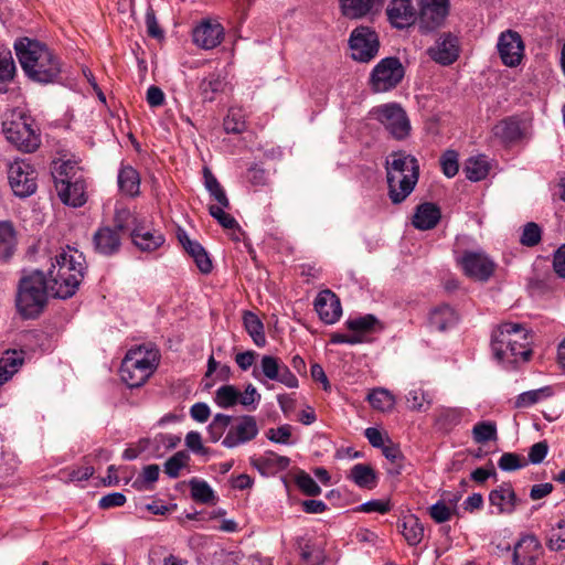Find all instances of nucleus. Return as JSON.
Listing matches in <instances>:
<instances>
[{
  "instance_id": "nucleus-1",
  "label": "nucleus",
  "mask_w": 565,
  "mask_h": 565,
  "mask_svg": "<svg viewBox=\"0 0 565 565\" xmlns=\"http://www.w3.org/2000/svg\"><path fill=\"white\" fill-rule=\"evenodd\" d=\"M14 50L22 70L30 79L41 84L57 81L61 63L45 44L22 38L15 41Z\"/></svg>"
},
{
  "instance_id": "nucleus-2",
  "label": "nucleus",
  "mask_w": 565,
  "mask_h": 565,
  "mask_svg": "<svg viewBox=\"0 0 565 565\" xmlns=\"http://www.w3.org/2000/svg\"><path fill=\"white\" fill-rule=\"evenodd\" d=\"M84 257L76 249H62L53 259L47 276L51 296L66 299L72 297L84 277Z\"/></svg>"
},
{
  "instance_id": "nucleus-3",
  "label": "nucleus",
  "mask_w": 565,
  "mask_h": 565,
  "mask_svg": "<svg viewBox=\"0 0 565 565\" xmlns=\"http://www.w3.org/2000/svg\"><path fill=\"white\" fill-rule=\"evenodd\" d=\"M530 335L521 323L504 322L493 330L491 349L502 363L527 361L531 355Z\"/></svg>"
},
{
  "instance_id": "nucleus-4",
  "label": "nucleus",
  "mask_w": 565,
  "mask_h": 565,
  "mask_svg": "<svg viewBox=\"0 0 565 565\" xmlns=\"http://www.w3.org/2000/svg\"><path fill=\"white\" fill-rule=\"evenodd\" d=\"M385 169L390 199L398 204L413 192L418 181V161L405 151H396L387 157Z\"/></svg>"
},
{
  "instance_id": "nucleus-5",
  "label": "nucleus",
  "mask_w": 565,
  "mask_h": 565,
  "mask_svg": "<svg viewBox=\"0 0 565 565\" xmlns=\"http://www.w3.org/2000/svg\"><path fill=\"white\" fill-rule=\"evenodd\" d=\"M51 295V282L41 270H34L20 280L17 308L24 318H34L44 309Z\"/></svg>"
},
{
  "instance_id": "nucleus-6",
  "label": "nucleus",
  "mask_w": 565,
  "mask_h": 565,
  "mask_svg": "<svg viewBox=\"0 0 565 565\" xmlns=\"http://www.w3.org/2000/svg\"><path fill=\"white\" fill-rule=\"evenodd\" d=\"M159 363V352L147 345L130 349L120 366V377L129 387L143 385Z\"/></svg>"
},
{
  "instance_id": "nucleus-7",
  "label": "nucleus",
  "mask_w": 565,
  "mask_h": 565,
  "mask_svg": "<svg viewBox=\"0 0 565 565\" xmlns=\"http://www.w3.org/2000/svg\"><path fill=\"white\" fill-rule=\"evenodd\" d=\"M404 74V66L397 57H385L371 73V87L375 93L391 90L402 82Z\"/></svg>"
},
{
  "instance_id": "nucleus-8",
  "label": "nucleus",
  "mask_w": 565,
  "mask_h": 565,
  "mask_svg": "<svg viewBox=\"0 0 565 565\" xmlns=\"http://www.w3.org/2000/svg\"><path fill=\"white\" fill-rule=\"evenodd\" d=\"M253 375L262 383H264V377L276 381L288 388H297L299 385L298 379L290 369L279 358L273 355H263L259 364L254 367Z\"/></svg>"
},
{
  "instance_id": "nucleus-9",
  "label": "nucleus",
  "mask_w": 565,
  "mask_h": 565,
  "mask_svg": "<svg viewBox=\"0 0 565 565\" xmlns=\"http://www.w3.org/2000/svg\"><path fill=\"white\" fill-rule=\"evenodd\" d=\"M349 45L354 61L367 63L377 55L380 42L371 28L359 26L352 31Z\"/></svg>"
},
{
  "instance_id": "nucleus-10",
  "label": "nucleus",
  "mask_w": 565,
  "mask_h": 565,
  "mask_svg": "<svg viewBox=\"0 0 565 565\" xmlns=\"http://www.w3.org/2000/svg\"><path fill=\"white\" fill-rule=\"evenodd\" d=\"M3 132L10 143L23 152H32L40 146V138L24 118L3 122Z\"/></svg>"
},
{
  "instance_id": "nucleus-11",
  "label": "nucleus",
  "mask_w": 565,
  "mask_h": 565,
  "mask_svg": "<svg viewBox=\"0 0 565 565\" xmlns=\"http://www.w3.org/2000/svg\"><path fill=\"white\" fill-rule=\"evenodd\" d=\"M8 179L17 196H30L36 190V173L31 164L24 160H15L9 166Z\"/></svg>"
},
{
  "instance_id": "nucleus-12",
  "label": "nucleus",
  "mask_w": 565,
  "mask_h": 565,
  "mask_svg": "<svg viewBox=\"0 0 565 565\" xmlns=\"http://www.w3.org/2000/svg\"><path fill=\"white\" fill-rule=\"evenodd\" d=\"M376 118L395 139H404L409 135L411 124L404 109L396 104L379 106Z\"/></svg>"
},
{
  "instance_id": "nucleus-13",
  "label": "nucleus",
  "mask_w": 565,
  "mask_h": 565,
  "mask_svg": "<svg viewBox=\"0 0 565 565\" xmlns=\"http://www.w3.org/2000/svg\"><path fill=\"white\" fill-rule=\"evenodd\" d=\"M418 28L423 34L440 28L448 15L449 0H419Z\"/></svg>"
},
{
  "instance_id": "nucleus-14",
  "label": "nucleus",
  "mask_w": 565,
  "mask_h": 565,
  "mask_svg": "<svg viewBox=\"0 0 565 565\" xmlns=\"http://www.w3.org/2000/svg\"><path fill=\"white\" fill-rule=\"evenodd\" d=\"M458 263L468 277L482 282L488 281L495 269L494 262L481 250L465 252Z\"/></svg>"
},
{
  "instance_id": "nucleus-15",
  "label": "nucleus",
  "mask_w": 565,
  "mask_h": 565,
  "mask_svg": "<svg viewBox=\"0 0 565 565\" xmlns=\"http://www.w3.org/2000/svg\"><path fill=\"white\" fill-rule=\"evenodd\" d=\"M258 434V426L255 417L245 415L231 422L228 431L222 445L226 448H235L253 440Z\"/></svg>"
},
{
  "instance_id": "nucleus-16",
  "label": "nucleus",
  "mask_w": 565,
  "mask_h": 565,
  "mask_svg": "<svg viewBox=\"0 0 565 565\" xmlns=\"http://www.w3.org/2000/svg\"><path fill=\"white\" fill-rule=\"evenodd\" d=\"M497 46L505 66L515 67L521 64L524 55V43L516 31L507 30L502 32Z\"/></svg>"
},
{
  "instance_id": "nucleus-17",
  "label": "nucleus",
  "mask_w": 565,
  "mask_h": 565,
  "mask_svg": "<svg viewBox=\"0 0 565 565\" xmlns=\"http://www.w3.org/2000/svg\"><path fill=\"white\" fill-rule=\"evenodd\" d=\"M427 53L436 63L450 65L459 56L458 39L451 33H443Z\"/></svg>"
},
{
  "instance_id": "nucleus-18",
  "label": "nucleus",
  "mask_w": 565,
  "mask_h": 565,
  "mask_svg": "<svg viewBox=\"0 0 565 565\" xmlns=\"http://www.w3.org/2000/svg\"><path fill=\"white\" fill-rule=\"evenodd\" d=\"M315 309L319 315V318L328 324L335 323L342 315V307L339 297L329 289L322 290L318 294L315 300Z\"/></svg>"
},
{
  "instance_id": "nucleus-19",
  "label": "nucleus",
  "mask_w": 565,
  "mask_h": 565,
  "mask_svg": "<svg viewBox=\"0 0 565 565\" xmlns=\"http://www.w3.org/2000/svg\"><path fill=\"white\" fill-rule=\"evenodd\" d=\"M541 550V544L535 536H523L514 545L512 557L513 565H536Z\"/></svg>"
},
{
  "instance_id": "nucleus-20",
  "label": "nucleus",
  "mask_w": 565,
  "mask_h": 565,
  "mask_svg": "<svg viewBox=\"0 0 565 565\" xmlns=\"http://www.w3.org/2000/svg\"><path fill=\"white\" fill-rule=\"evenodd\" d=\"M93 245L96 253L111 256L119 252L121 235L111 226L99 227L93 235Z\"/></svg>"
},
{
  "instance_id": "nucleus-21",
  "label": "nucleus",
  "mask_w": 565,
  "mask_h": 565,
  "mask_svg": "<svg viewBox=\"0 0 565 565\" xmlns=\"http://www.w3.org/2000/svg\"><path fill=\"white\" fill-rule=\"evenodd\" d=\"M386 14L393 26L405 29L416 20V11L411 0H391Z\"/></svg>"
},
{
  "instance_id": "nucleus-22",
  "label": "nucleus",
  "mask_w": 565,
  "mask_h": 565,
  "mask_svg": "<svg viewBox=\"0 0 565 565\" xmlns=\"http://www.w3.org/2000/svg\"><path fill=\"white\" fill-rule=\"evenodd\" d=\"M223 35L224 29L221 24L206 21L193 30V42L204 50H211L222 42Z\"/></svg>"
},
{
  "instance_id": "nucleus-23",
  "label": "nucleus",
  "mask_w": 565,
  "mask_h": 565,
  "mask_svg": "<svg viewBox=\"0 0 565 565\" xmlns=\"http://www.w3.org/2000/svg\"><path fill=\"white\" fill-rule=\"evenodd\" d=\"M385 0H340L342 14L350 19H360L379 13Z\"/></svg>"
},
{
  "instance_id": "nucleus-24",
  "label": "nucleus",
  "mask_w": 565,
  "mask_h": 565,
  "mask_svg": "<svg viewBox=\"0 0 565 565\" xmlns=\"http://www.w3.org/2000/svg\"><path fill=\"white\" fill-rule=\"evenodd\" d=\"M489 501L497 508L498 514H511L516 507V494L510 483H502L489 494Z\"/></svg>"
},
{
  "instance_id": "nucleus-25",
  "label": "nucleus",
  "mask_w": 565,
  "mask_h": 565,
  "mask_svg": "<svg viewBox=\"0 0 565 565\" xmlns=\"http://www.w3.org/2000/svg\"><path fill=\"white\" fill-rule=\"evenodd\" d=\"M52 177L54 180L56 191L62 189L64 191L65 185L76 179L83 177L79 167L71 160H57L54 161L52 168Z\"/></svg>"
},
{
  "instance_id": "nucleus-26",
  "label": "nucleus",
  "mask_w": 565,
  "mask_h": 565,
  "mask_svg": "<svg viewBox=\"0 0 565 565\" xmlns=\"http://www.w3.org/2000/svg\"><path fill=\"white\" fill-rule=\"evenodd\" d=\"M440 217L439 207L434 203L426 202L417 206L413 216V225L420 231L431 230L438 224Z\"/></svg>"
},
{
  "instance_id": "nucleus-27",
  "label": "nucleus",
  "mask_w": 565,
  "mask_h": 565,
  "mask_svg": "<svg viewBox=\"0 0 565 565\" xmlns=\"http://www.w3.org/2000/svg\"><path fill=\"white\" fill-rule=\"evenodd\" d=\"M131 238L134 244L145 252L156 250L164 243V236L159 231L145 230L138 226L131 231Z\"/></svg>"
},
{
  "instance_id": "nucleus-28",
  "label": "nucleus",
  "mask_w": 565,
  "mask_h": 565,
  "mask_svg": "<svg viewBox=\"0 0 565 565\" xmlns=\"http://www.w3.org/2000/svg\"><path fill=\"white\" fill-rule=\"evenodd\" d=\"M85 182L83 177L76 179L65 185L64 191L62 189L57 190V195L60 200L66 204L74 207L82 206L86 203V194H85Z\"/></svg>"
},
{
  "instance_id": "nucleus-29",
  "label": "nucleus",
  "mask_w": 565,
  "mask_h": 565,
  "mask_svg": "<svg viewBox=\"0 0 565 565\" xmlns=\"http://www.w3.org/2000/svg\"><path fill=\"white\" fill-rule=\"evenodd\" d=\"M252 463L262 475H270L276 471L285 470L289 466L290 460L273 451H267L264 456L253 459Z\"/></svg>"
},
{
  "instance_id": "nucleus-30",
  "label": "nucleus",
  "mask_w": 565,
  "mask_h": 565,
  "mask_svg": "<svg viewBox=\"0 0 565 565\" xmlns=\"http://www.w3.org/2000/svg\"><path fill=\"white\" fill-rule=\"evenodd\" d=\"M458 317L448 305L436 307L429 315V326L436 331H445L457 323Z\"/></svg>"
},
{
  "instance_id": "nucleus-31",
  "label": "nucleus",
  "mask_w": 565,
  "mask_h": 565,
  "mask_svg": "<svg viewBox=\"0 0 565 565\" xmlns=\"http://www.w3.org/2000/svg\"><path fill=\"white\" fill-rule=\"evenodd\" d=\"M23 352L8 350L0 358V386L9 381L23 364Z\"/></svg>"
},
{
  "instance_id": "nucleus-32",
  "label": "nucleus",
  "mask_w": 565,
  "mask_h": 565,
  "mask_svg": "<svg viewBox=\"0 0 565 565\" xmlns=\"http://www.w3.org/2000/svg\"><path fill=\"white\" fill-rule=\"evenodd\" d=\"M492 132L504 143L516 141L522 136L520 121L513 117L499 121L493 127Z\"/></svg>"
},
{
  "instance_id": "nucleus-33",
  "label": "nucleus",
  "mask_w": 565,
  "mask_h": 565,
  "mask_svg": "<svg viewBox=\"0 0 565 565\" xmlns=\"http://www.w3.org/2000/svg\"><path fill=\"white\" fill-rule=\"evenodd\" d=\"M118 185L120 191L126 195H138L140 188V178L137 170H135L130 166L121 168L118 174Z\"/></svg>"
},
{
  "instance_id": "nucleus-34",
  "label": "nucleus",
  "mask_w": 565,
  "mask_h": 565,
  "mask_svg": "<svg viewBox=\"0 0 565 565\" xmlns=\"http://www.w3.org/2000/svg\"><path fill=\"white\" fill-rule=\"evenodd\" d=\"M463 411L458 407H440L436 411L435 423L439 429L450 431L460 424Z\"/></svg>"
},
{
  "instance_id": "nucleus-35",
  "label": "nucleus",
  "mask_w": 565,
  "mask_h": 565,
  "mask_svg": "<svg viewBox=\"0 0 565 565\" xmlns=\"http://www.w3.org/2000/svg\"><path fill=\"white\" fill-rule=\"evenodd\" d=\"M15 63L9 49H0V93L8 92V84L15 75Z\"/></svg>"
},
{
  "instance_id": "nucleus-36",
  "label": "nucleus",
  "mask_w": 565,
  "mask_h": 565,
  "mask_svg": "<svg viewBox=\"0 0 565 565\" xmlns=\"http://www.w3.org/2000/svg\"><path fill=\"white\" fill-rule=\"evenodd\" d=\"M349 478L360 488L373 489L376 486V475L373 468L365 463L354 465Z\"/></svg>"
},
{
  "instance_id": "nucleus-37",
  "label": "nucleus",
  "mask_w": 565,
  "mask_h": 565,
  "mask_svg": "<svg viewBox=\"0 0 565 565\" xmlns=\"http://www.w3.org/2000/svg\"><path fill=\"white\" fill-rule=\"evenodd\" d=\"M490 167L484 156H477L467 159L463 172L468 180L478 182L483 180L489 173Z\"/></svg>"
},
{
  "instance_id": "nucleus-38",
  "label": "nucleus",
  "mask_w": 565,
  "mask_h": 565,
  "mask_svg": "<svg viewBox=\"0 0 565 565\" xmlns=\"http://www.w3.org/2000/svg\"><path fill=\"white\" fill-rule=\"evenodd\" d=\"M243 323L254 343L259 348L264 347L266 344V337L262 320L254 312L245 311L243 315Z\"/></svg>"
},
{
  "instance_id": "nucleus-39",
  "label": "nucleus",
  "mask_w": 565,
  "mask_h": 565,
  "mask_svg": "<svg viewBox=\"0 0 565 565\" xmlns=\"http://www.w3.org/2000/svg\"><path fill=\"white\" fill-rule=\"evenodd\" d=\"M17 245L15 231L10 222L0 223V259L12 256Z\"/></svg>"
},
{
  "instance_id": "nucleus-40",
  "label": "nucleus",
  "mask_w": 565,
  "mask_h": 565,
  "mask_svg": "<svg viewBox=\"0 0 565 565\" xmlns=\"http://www.w3.org/2000/svg\"><path fill=\"white\" fill-rule=\"evenodd\" d=\"M299 556L298 565H322L326 561L323 548L311 542L300 545Z\"/></svg>"
},
{
  "instance_id": "nucleus-41",
  "label": "nucleus",
  "mask_w": 565,
  "mask_h": 565,
  "mask_svg": "<svg viewBox=\"0 0 565 565\" xmlns=\"http://www.w3.org/2000/svg\"><path fill=\"white\" fill-rule=\"evenodd\" d=\"M367 401L374 409L390 412L394 408L395 397L385 388H374L367 395Z\"/></svg>"
},
{
  "instance_id": "nucleus-42",
  "label": "nucleus",
  "mask_w": 565,
  "mask_h": 565,
  "mask_svg": "<svg viewBox=\"0 0 565 565\" xmlns=\"http://www.w3.org/2000/svg\"><path fill=\"white\" fill-rule=\"evenodd\" d=\"M189 486L194 501L204 504L214 503V491L206 481L193 478L189 481Z\"/></svg>"
},
{
  "instance_id": "nucleus-43",
  "label": "nucleus",
  "mask_w": 565,
  "mask_h": 565,
  "mask_svg": "<svg viewBox=\"0 0 565 565\" xmlns=\"http://www.w3.org/2000/svg\"><path fill=\"white\" fill-rule=\"evenodd\" d=\"M552 395V388L550 386L541 387L537 390L527 391L521 393L515 402L514 406L516 408H527L539 403L542 399H545Z\"/></svg>"
},
{
  "instance_id": "nucleus-44",
  "label": "nucleus",
  "mask_w": 565,
  "mask_h": 565,
  "mask_svg": "<svg viewBox=\"0 0 565 565\" xmlns=\"http://www.w3.org/2000/svg\"><path fill=\"white\" fill-rule=\"evenodd\" d=\"M402 534L409 545H417L423 540L424 526L419 523L417 518L409 515L405 518L403 522Z\"/></svg>"
},
{
  "instance_id": "nucleus-45",
  "label": "nucleus",
  "mask_w": 565,
  "mask_h": 565,
  "mask_svg": "<svg viewBox=\"0 0 565 565\" xmlns=\"http://www.w3.org/2000/svg\"><path fill=\"white\" fill-rule=\"evenodd\" d=\"M471 433L477 444H486L498 439L497 425L494 422H479L473 426Z\"/></svg>"
},
{
  "instance_id": "nucleus-46",
  "label": "nucleus",
  "mask_w": 565,
  "mask_h": 565,
  "mask_svg": "<svg viewBox=\"0 0 565 565\" xmlns=\"http://www.w3.org/2000/svg\"><path fill=\"white\" fill-rule=\"evenodd\" d=\"M546 546L551 551L565 550V520L559 519L550 530L546 540Z\"/></svg>"
},
{
  "instance_id": "nucleus-47",
  "label": "nucleus",
  "mask_w": 565,
  "mask_h": 565,
  "mask_svg": "<svg viewBox=\"0 0 565 565\" xmlns=\"http://www.w3.org/2000/svg\"><path fill=\"white\" fill-rule=\"evenodd\" d=\"M224 129L227 134H241L246 129L245 115L239 108H231L224 118Z\"/></svg>"
},
{
  "instance_id": "nucleus-48",
  "label": "nucleus",
  "mask_w": 565,
  "mask_h": 565,
  "mask_svg": "<svg viewBox=\"0 0 565 565\" xmlns=\"http://www.w3.org/2000/svg\"><path fill=\"white\" fill-rule=\"evenodd\" d=\"M215 402L222 408L239 404V391L233 385H223L215 392Z\"/></svg>"
},
{
  "instance_id": "nucleus-49",
  "label": "nucleus",
  "mask_w": 565,
  "mask_h": 565,
  "mask_svg": "<svg viewBox=\"0 0 565 565\" xmlns=\"http://www.w3.org/2000/svg\"><path fill=\"white\" fill-rule=\"evenodd\" d=\"M349 330L360 333H367L374 331L380 326L379 320L373 315H365L358 318H352L345 322Z\"/></svg>"
},
{
  "instance_id": "nucleus-50",
  "label": "nucleus",
  "mask_w": 565,
  "mask_h": 565,
  "mask_svg": "<svg viewBox=\"0 0 565 565\" xmlns=\"http://www.w3.org/2000/svg\"><path fill=\"white\" fill-rule=\"evenodd\" d=\"M232 417L230 415L216 414L207 426L209 438L212 443L218 441L225 430L230 428Z\"/></svg>"
},
{
  "instance_id": "nucleus-51",
  "label": "nucleus",
  "mask_w": 565,
  "mask_h": 565,
  "mask_svg": "<svg viewBox=\"0 0 565 565\" xmlns=\"http://www.w3.org/2000/svg\"><path fill=\"white\" fill-rule=\"evenodd\" d=\"M384 457L392 463V467L387 469L390 473L399 475L404 467V455L402 454L398 446L394 444L385 445L382 448Z\"/></svg>"
},
{
  "instance_id": "nucleus-52",
  "label": "nucleus",
  "mask_w": 565,
  "mask_h": 565,
  "mask_svg": "<svg viewBox=\"0 0 565 565\" xmlns=\"http://www.w3.org/2000/svg\"><path fill=\"white\" fill-rule=\"evenodd\" d=\"M190 456L185 451H178L164 463V472L170 478H178L181 468L188 465Z\"/></svg>"
},
{
  "instance_id": "nucleus-53",
  "label": "nucleus",
  "mask_w": 565,
  "mask_h": 565,
  "mask_svg": "<svg viewBox=\"0 0 565 565\" xmlns=\"http://www.w3.org/2000/svg\"><path fill=\"white\" fill-rule=\"evenodd\" d=\"M526 466V459L514 452H504L498 460V467L503 471H515Z\"/></svg>"
},
{
  "instance_id": "nucleus-54",
  "label": "nucleus",
  "mask_w": 565,
  "mask_h": 565,
  "mask_svg": "<svg viewBox=\"0 0 565 565\" xmlns=\"http://www.w3.org/2000/svg\"><path fill=\"white\" fill-rule=\"evenodd\" d=\"M224 83L221 76L212 74L201 82L200 89L205 99L213 100L214 94L221 92Z\"/></svg>"
},
{
  "instance_id": "nucleus-55",
  "label": "nucleus",
  "mask_w": 565,
  "mask_h": 565,
  "mask_svg": "<svg viewBox=\"0 0 565 565\" xmlns=\"http://www.w3.org/2000/svg\"><path fill=\"white\" fill-rule=\"evenodd\" d=\"M247 182L255 188H263L269 184L268 172L257 164H253L246 172Z\"/></svg>"
},
{
  "instance_id": "nucleus-56",
  "label": "nucleus",
  "mask_w": 565,
  "mask_h": 565,
  "mask_svg": "<svg viewBox=\"0 0 565 565\" xmlns=\"http://www.w3.org/2000/svg\"><path fill=\"white\" fill-rule=\"evenodd\" d=\"M440 166L447 178H452L458 173V153L455 150H447L440 158Z\"/></svg>"
},
{
  "instance_id": "nucleus-57",
  "label": "nucleus",
  "mask_w": 565,
  "mask_h": 565,
  "mask_svg": "<svg viewBox=\"0 0 565 565\" xmlns=\"http://www.w3.org/2000/svg\"><path fill=\"white\" fill-rule=\"evenodd\" d=\"M541 234L540 226L534 222H530L523 227L520 243L524 246H535L541 241Z\"/></svg>"
},
{
  "instance_id": "nucleus-58",
  "label": "nucleus",
  "mask_w": 565,
  "mask_h": 565,
  "mask_svg": "<svg viewBox=\"0 0 565 565\" xmlns=\"http://www.w3.org/2000/svg\"><path fill=\"white\" fill-rule=\"evenodd\" d=\"M224 209L225 207L222 205H210L209 212L224 228H237V221L231 214L226 213Z\"/></svg>"
},
{
  "instance_id": "nucleus-59",
  "label": "nucleus",
  "mask_w": 565,
  "mask_h": 565,
  "mask_svg": "<svg viewBox=\"0 0 565 565\" xmlns=\"http://www.w3.org/2000/svg\"><path fill=\"white\" fill-rule=\"evenodd\" d=\"M296 483L298 488L307 495H318L321 493V488L305 471H301L296 476Z\"/></svg>"
},
{
  "instance_id": "nucleus-60",
  "label": "nucleus",
  "mask_w": 565,
  "mask_h": 565,
  "mask_svg": "<svg viewBox=\"0 0 565 565\" xmlns=\"http://www.w3.org/2000/svg\"><path fill=\"white\" fill-rule=\"evenodd\" d=\"M159 466L158 465H148L142 470V479H137L134 482V487L138 490H148L147 483H153L159 478Z\"/></svg>"
},
{
  "instance_id": "nucleus-61",
  "label": "nucleus",
  "mask_w": 565,
  "mask_h": 565,
  "mask_svg": "<svg viewBox=\"0 0 565 565\" xmlns=\"http://www.w3.org/2000/svg\"><path fill=\"white\" fill-rule=\"evenodd\" d=\"M408 408L416 412H424L427 409V406L430 404V401L427 399L426 394L422 390H411L406 396Z\"/></svg>"
},
{
  "instance_id": "nucleus-62",
  "label": "nucleus",
  "mask_w": 565,
  "mask_h": 565,
  "mask_svg": "<svg viewBox=\"0 0 565 565\" xmlns=\"http://www.w3.org/2000/svg\"><path fill=\"white\" fill-rule=\"evenodd\" d=\"M135 221V217L128 209H117L114 215L113 228L121 235L129 228L130 223Z\"/></svg>"
},
{
  "instance_id": "nucleus-63",
  "label": "nucleus",
  "mask_w": 565,
  "mask_h": 565,
  "mask_svg": "<svg viewBox=\"0 0 565 565\" xmlns=\"http://www.w3.org/2000/svg\"><path fill=\"white\" fill-rule=\"evenodd\" d=\"M547 451H548L547 443L539 441L530 448L526 461L531 462L533 465L541 463L544 460V458L546 457Z\"/></svg>"
},
{
  "instance_id": "nucleus-64",
  "label": "nucleus",
  "mask_w": 565,
  "mask_h": 565,
  "mask_svg": "<svg viewBox=\"0 0 565 565\" xmlns=\"http://www.w3.org/2000/svg\"><path fill=\"white\" fill-rule=\"evenodd\" d=\"M429 513L433 520L437 523H444L451 518V510L444 502L438 501L430 507Z\"/></svg>"
}]
</instances>
